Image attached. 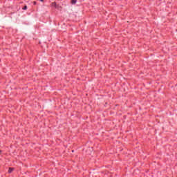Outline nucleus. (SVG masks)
Instances as JSON below:
<instances>
[{
    "instance_id": "nucleus-6",
    "label": "nucleus",
    "mask_w": 177,
    "mask_h": 177,
    "mask_svg": "<svg viewBox=\"0 0 177 177\" xmlns=\"http://www.w3.org/2000/svg\"><path fill=\"white\" fill-rule=\"evenodd\" d=\"M53 4H54V5H56V3H53Z\"/></svg>"
},
{
    "instance_id": "nucleus-1",
    "label": "nucleus",
    "mask_w": 177,
    "mask_h": 177,
    "mask_svg": "<svg viewBox=\"0 0 177 177\" xmlns=\"http://www.w3.org/2000/svg\"><path fill=\"white\" fill-rule=\"evenodd\" d=\"M12 172H13V168L10 167L8 169V174H12Z\"/></svg>"
},
{
    "instance_id": "nucleus-3",
    "label": "nucleus",
    "mask_w": 177,
    "mask_h": 177,
    "mask_svg": "<svg viewBox=\"0 0 177 177\" xmlns=\"http://www.w3.org/2000/svg\"><path fill=\"white\" fill-rule=\"evenodd\" d=\"M23 10H27V6H25L23 8Z\"/></svg>"
},
{
    "instance_id": "nucleus-2",
    "label": "nucleus",
    "mask_w": 177,
    "mask_h": 177,
    "mask_svg": "<svg viewBox=\"0 0 177 177\" xmlns=\"http://www.w3.org/2000/svg\"><path fill=\"white\" fill-rule=\"evenodd\" d=\"M71 3L72 5H75L77 3V0H72Z\"/></svg>"
},
{
    "instance_id": "nucleus-4",
    "label": "nucleus",
    "mask_w": 177,
    "mask_h": 177,
    "mask_svg": "<svg viewBox=\"0 0 177 177\" xmlns=\"http://www.w3.org/2000/svg\"><path fill=\"white\" fill-rule=\"evenodd\" d=\"M33 4H34V5H37V1H34V2H33Z\"/></svg>"
},
{
    "instance_id": "nucleus-5",
    "label": "nucleus",
    "mask_w": 177,
    "mask_h": 177,
    "mask_svg": "<svg viewBox=\"0 0 177 177\" xmlns=\"http://www.w3.org/2000/svg\"><path fill=\"white\" fill-rule=\"evenodd\" d=\"M40 2H44V0H40Z\"/></svg>"
}]
</instances>
